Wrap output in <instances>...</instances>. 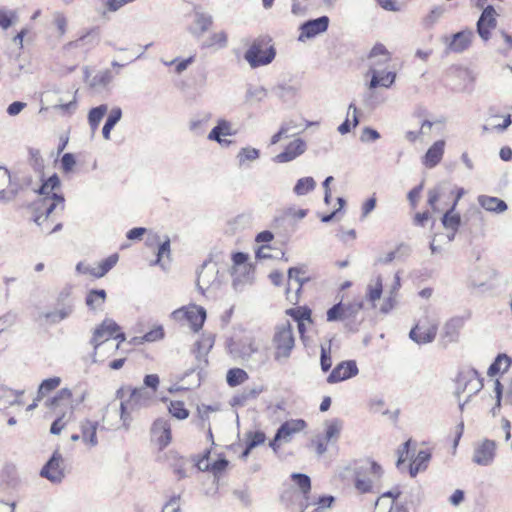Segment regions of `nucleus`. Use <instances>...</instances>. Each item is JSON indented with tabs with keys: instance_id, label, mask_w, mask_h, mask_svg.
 Wrapping results in <instances>:
<instances>
[{
	"instance_id": "7",
	"label": "nucleus",
	"mask_w": 512,
	"mask_h": 512,
	"mask_svg": "<svg viewBox=\"0 0 512 512\" xmlns=\"http://www.w3.org/2000/svg\"><path fill=\"white\" fill-rule=\"evenodd\" d=\"M305 274V266L291 267L288 270V286L286 288V298L293 305L298 303L299 294L303 285L310 280V278L305 276Z\"/></svg>"
},
{
	"instance_id": "38",
	"label": "nucleus",
	"mask_w": 512,
	"mask_h": 512,
	"mask_svg": "<svg viewBox=\"0 0 512 512\" xmlns=\"http://www.w3.org/2000/svg\"><path fill=\"white\" fill-rule=\"evenodd\" d=\"M211 119L210 113H202L193 117L189 122V129L196 135L204 133L205 127Z\"/></svg>"
},
{
	"instance_id": "58",
	"label": "nucleus",
	"mask_w": 512,
	"mask_h": 512,
	"mask_svg": "<svg viewBox=\"0 0 512 512\" xmlns=\"http://www.w3.org/2000/svg\"><path fill=\"white\" fill-rule=\"evenodd\" d=\"M320 366L323 372H328L332 366L331 347L321 345Z\"/></svg>"
},
{
	"instance_id": "53",
	"label": "nucleus",
	"mask_w": 512,
	"mask_h": 512,
	"mask_svg": "<svg viewBox=\"0 0 512 512\" xmlns=\"http://www.w3.org/2000/svg\"><path fill=\"white\" fill-rule=\"evenodd\" d=\"M113 80V75L110 70H104L97 73L92 81L91 86L92 87H106L109 85Z\"/></svg>"
},
{
	"instance_id": "2",
	"label": "nucleus",
	"mask_w": 512,
	"mask_h": 512,
	"mask_svg": "<svg viewBox=\"0 0 512 512\" xmlns=\"http://www.w3.org/2000/svg\"><path fill=\"white\" fill-rule=\"evenodd\" d=\"M271 342L274 361L279 364L286 363L295 347L293 328L288 320L276 325Z\"/></svg>"
},
{
	"instance_id": "37",
	"label": "nucleus",
	"mask_w": 512,
	"mask_h": 512,
	"mask_svg": "<svg viewBox=\"0 0 512 512\" xmlns=\"http://www.w3.org/2000/svg\"><path fill=\"white\" fill-rule=\"evenodd\" d=\"M267 96V90L263 86L248 85L245 93V102L249 104L263 101Z\"/></svg>"
},
{
	"instance_id": "50",
	"label": "nucleus",
	"mask_w": 512,
	"mask_h": 512,
	"mask_svg": "<svg viewBox=\"0 0 512 512\" xmlns=\"http://www.w3.org/2000/svg\"><path fill=\"white\" fill-rule=\"evenodd\" d=\"M211 23H212V19L209 15L202 14V13H196L195 20H194L195 27L192 29V32L200 35V34L204 33L209 28Z\"/></svg>"
},
{
	"instance_id": "32",
	"label": "nucleus",
	"mask_w": 512,
	"mask_h": 512,
	"mask_svg": "<svg viewBox=\"0 0 512 512\" xmlns=\"http://www.w3.org/2000/svg\"><path fill=\"white\" fill-rule=\"evenodd\" d=\"M476 370L473 368H466L461 370L458 373V376L456 378V390L455 394L457 397H460L461 394H464L467 391L468 384L470 383V380L475 375Z\"/></svg>"
},
{
	"instance_id": "4",
	"label": "nucleus",
	"mask_w": 512,
	"mask_h": 512,
	"mask_svg": "<svg viewBox=\"0 0 512 512\" xmlns=\"http://www.w3.org/2000/svg\"><path fill=\"white\" fill-rule=\"evenodd\" d=\"M270 39L265 38L256 39L244 54V59L248 62L251 68H257L270 64L276 55L275 48L269 45Z\"/></svg>"
},
{
	"instance_id": "63",
	"label": "nucleus",
	"mask_w": 512,
	"mask_h": 512,
	"mask_svg": "<svg viewBox=\"0 0 512 512\" xmlns=\"http://www.w3.org/2000/svg\"><path fill=\"white\" fill-rule=\"evenodd\" d=\"M441 193H442V187L441 186H437V187H435L433 189H430L428 191L427 203H428V205L431 207V209L434 212H438L439 211L436 203L439 200V198L441 196Z\"/></svg>"
},
{
	"instance_id": "64",
	"label": "nucleus",
	"mask_w": 512,
	"mask_h": 512,
	"mask_svg": "<svg viewBox=\"0 0 512 512\" xmlns=\"http://www.w3.org/2000/svg\"><path fill=\"white\" fill-rule=\"evenodd\" d=\"M194 61V57L191 56L187 59H183L181 61H178L177 59H174L170 62H164L166 66H171L175 64V71L177 74H181L183 71H185L190 64Z\"/></svg>"
},
{
	"instance_id": "49",
	"label": "nucleus",
	"mask_w": 512,
	"mask_h": 512,
	"mask_svg": "<svg viewBox=\"0 0 512 512\" xmlns=\"http://www.w3.org/2000/svg\"><path fill=\"white\" fill-rule=\"evenodd\" d=\"M510 366V358L504 354H500L496 357L494 362L488 368V375L494 376L498 374L502 369L505 371Z\"/></svg>"
},
{
	"instance_id": "26",
	"label": "nucleus",
	"mask_w": 512,
	"mask_h": 512,
	"mask_svg": "<svg viewBox=\"0 0 512 512\" xmlns=\"http://www.w3.org/2000/svg\"><path fill=\"white\" fill-rule=\"evenodd\" d=\"M291 478L304 496V501L301 503L302 508L307 509L310 506V496L308 495L311 489L310 477L303 473H293Z\"/></svg>"
},
{
	"instance_id": "28",
	"label": "nucleus",
	"mask_w": 512,
	"mask_h": 512,
	"mask_svg": "<svg viewBox=\"0 0 512 512\" xmlns=\"http://www.w3.org/2000/svg\"><path fill=\"white\" fill-rule=\"evenodd\" d=\"M371 74V80L369 83L370 89H375L379 86L389 88L396 79V73L395 72H387L383 73L379 70H372Z\"/></svg>"
},
{
	"instance_id": "45",
	"label": "nucleus",
	"mask_w": 512,
	"mask_h": 512,
	"mask_svg": "<svg viewBox=\"0 0 512 512\" xmlns=\"http://www.w3.org/2000/svg\"><path fill=\"white\" fill-rule=\"evenodd\" d=\"M463 326L462 318H452L449 320L444 327L445 337L449 338V341H455L458 336L459 330Z\"/></svg>"
},
{
	"instance_id": "18",
	"label": "nucleus",
	"mask_w": 512,
	"mask_h": 512,
	"mask_svg": "<svg viewBox=\"0 0 512 512\" xmlns=\"http://www.w3.org/2000/svg\"><path fill=\"white\" fill-rule=\"evenodd\" d=\"M151 433L161 449L168 446L171 442V426L167 419L159 418L155 420Z\"/></svg>"
},
{
	"instance_id": "33",
	"label": "nucleus",
	"mask_w": 512,
	"mask_h": 512,
	"mask_svg": "<svg viewBox=\"0 0 512 512\" xmlns=\"http://www.w3.org/2000/svg\"><path fill=\"white\" fill-rule=\"evenodd\" d=\"M400 287H401L400 276L398 273H396L394 275V282L388 291V296L380 308L381 312L388 313L390 310L393 309V307L396 303L395 297H396V294H397L398 290L400 289Z\"/></svg>"
},
{
	"instance_id": "51",
	"label": "nucleus",
	"mask_w": 512,
	"mask_h": 512,
	"mask_svg": "<svg viewBox=\"0 0 512 512\" xmlns=\"http://www.w3.org/2000/svg\"><path fill=\"white\" fill-rule=\"evenodd\" d=\"M60 383H61L60 377H52V378L43 380L38 388L37 400H40L48 392L56 389L60 385Z\"/></svg>"
},
{
	"instance_id": "56",
	"label": "nucleus",
	"mask_w": 512,
	"mask_h": 512,
	"mask_svg": "<svg viewBox=\"0 0 512 512\" xmlns=\"http://www.w3.org/2000/svg\"><path fill=\"white\" fill-rule=\"evenodd\" d=\"M259 156L260 152L258 149L244 147L239 151L237 158L239 160V163L243 164L245 161H255L256 159L259 158Z\"/></svg>"
},
{
	"instance_id": "10",
	"label": "nucleus",
	"mask_w": 512,
	"mask_h": 512,
	"mask_svg": "<svg viewBox=\"0 0 512 512\" xmlns=\"http://www.w3.org/2000/svg\"><path fill=\"white\" fill-rule=\"evenodd\" d=\"M153 395V392H149L145 387L132 389L129 400L127 402L122 401L120 404L121 419L123 422L125 423L128 419L126 405H130L131 408L146 406L152 400Z\"/></svg>"
},
{
	"instance_id": "1",
	"label": "nucleus",
	"mask_w": 512,
	"mask_h": 512,
	"mask_svg": "<svg viewBox=\"0 0 512 512\" xmlns=\"http://www.w3.org/2000/svg\"><path fill=\"white\" fill-rule=\"evenodd\" d=\"M60 187V179L54 174L50 176L43 184L40 186L38 193L43 196L41 202L36 208V215L34 218V222L41 226L43 221H45L54 210L58 207L61 211L64 210L65 207V199L64 196L60 193L55 192L56 189Z\"/></svg>"
},
{
	"instance_id": "47",
	"label": "nucleus",
	"mask_w": 512,
	"mask_h": 512,
	"mask_svg": "<svg viewBox=\"0 0 512 512\" xmlns=\"http://www.w3.org/2000/svg\"><path fill=\"white\" fill-rule=\"evenodd\" d=\"M248 255L243 252H236L232 255L233 268L232 270L239 271L241 273L248 274L250 267L248 262Z\"/></svg>"
},
{
	"instance_id": "35",
	"label": "nucleus",
	"mask_w": 512,
	"mask_h": 512,
	"mask_svg": "<svg viewBox=\"0 0 512 512\" xmlns=\"http://www.w3.org/2000/svg\"><path fill=\"white\" fill-rule=\"evenodd\" d=\"M121 117H122V110L120 107H114L110 110L109 115L106 119V122L102 128V134L106 140L110 139L111 130L120 121Z\"/></svg>"
},
{
	"instance_id": "16",
	"label": "nucleus",
	"mask_w": 512,
	"mask_h": 512,
	"mask_svg": "<svg viewBox=\"0 0 512 512\" xmlns=\"http://www.w3.org/2000/svg\"><path fill=\"white\" fill-rule=\"evenodd\" d=\"M307 149L306 142L300 138L290 142L283 152L279 153L273 158L276 163H287L295 160L302 155Z\"/></svg>"
},
{
	"instance_id": "62",
	"label": "nucleus",
	"mask_w": 512,
	"mask_h": 512,
	"mask_svg": "<svg viewBox=\"0 0 512 512\" xmlns=\"http://www.w3.org/2000/svg\"><path fill=\"white\" fill-rule=\"evenodd\" d=\"M102 2L103 7L108 12H116L121 7L125 6L128 3L133 2L134 0H100Z\"/></svg>"
},
{
	"instance_id": "5",
	"label": "nucleus",
	"mask_w": 512,
	"mask_h": 512,
	"mask_svg": "<svg viewBox=\"0 0 512 512\" xmlns=\"http://www.w3.org/2000/svg\"><path fill=\"white\" fill-rule=\"evenodd\" d=\"M437 329V320L428 314H425L410 330L409 337L417 344L431 343L436 337Z\"/></svg>"
},
{
	"instance_id": "52",
	"label": "nucleus",
	"mask_w": 512,
	"mask_h": 512,
	"mask_svg": "<svg viewBox=\"0 0 512 512\" xmlns=\"http://www.w3.org/2000/svg\"><path fill=\"white\" fill-rule=\"evenodd\" d=\"M259 344L254 339H249L247 342H244L240 349V356L245 361L248 366L250 365L251 357L253 353L257 352V346Z\"/></svg>"
},
{
	"instance_id": "12",
	"label": "nucleus",
	"mask_w": 512,
	"mask_h": 512,
	"mask_svg": "<svg viewBox=\"0 0 512 512\" xmlns=\"http://www.w3.org/2000/svg\"><path fill=\"white\" fill-rule=\"evenodd\" d=\"M62 456L58 451H55L48 462L41 469L40 475L52 483H60L64 478Z\"/></svg>"
},
{
	"instance_id": "55",
	"label": "nucleus",
	"mask_w": 512,
	"mask_h": 512,
	"mask_svg": "<svg viewBox=\"0 0 512 512\" xmlns=\"http://www.w3.org/2000/svg\"><path fill=\"white\" fill-rule=\"evenodd\" d=\"M346 308L342 305V303H337L333 305L327 311V320L329 322H334L338 320H342L346 318Z\"/></svg>"
},
{
	"instance_id": "41",
	"label": "nucleus",
	"mask_w": 512,
	"mask_h": 512,
	"mask_svg": "<svg viewBox=\"0 0 512 512\" xmlns=\"http://www.w3.org/2000/svg\"><path fill=\"white\" fill-rule=\"evenodd\" d=\"M315 187L316 181L314 180L313 177H303L296 182L293 188V192L297 196H304L312 192L315 189Z\"/></svg>"
},
{
	"instance_id": "57",
	"label": "nucleus",
	"mask_w": 512,
	"mask_h": 512,
	"mask_svg": "<svg viewBox=\"0 0 512 512\" xmlns=\"http://www.w3.org/2000/svg\"><path fill=\"white\" fill-rule=\"evenodd\" d=\"M250 361V368H259L262 365H265L269 359L267 352L264 349H261L260 346H257V352L253 353Z\"/></svg>"
},
{
	"instance_id": "14",
	"label": "nucleus",
	"mask_w": 512,
	"mask_h": 512,
	"mask_svg": "<svg viewBox=\"0 0 512 512\" xmlns=\"http://www.w3.org/2000/svg\"><path fill=\"white\" fill-rule=\"evenodd\" d=\"M497 13L493 6L485 7L477 21V32L479 36L487 41L490 37V29H494L497 25Z\"/></svg>"
},
{
	"instance_id": "6",
	"label": "nucleus",
	"mask_w": 512,
	"mask_h": 512,
	"mask_svg": "<svg viewBox=\"0 0 512 512\" xmlns=\"http://www.w3.org/2000/svg\"><path fill=\"white\" fill-rule=\"evenodd\" d=\"M224 281V275L219 274V268L212 261L204 262L197 277V287L204 293L206 290H218Z\"/></svg>"
},
{
	"instance_id": "46",
	"label": "nucleus",
	"mask_w": 512,
	"mask_h": 512,
	"mask_svg": "<svg viewBox=\"0 0 512 512\" xmlns=\"http://www.w3.org/2000/svg\"><path fill=\"white\" fill-rule=\"evenodd\" d=\"M445 8L443 6L434 7L422 20V24L426 29L432 28L444 15Z\"/></svg>"
},
{
	"instance_id": "34",
	"label": "nucleus",
	"mask_w": 512,
	"mask_h": 512,
	"mask_svg": "<svg viewBox=\"0 0 512 512\" xmlns=\"http://www.w3.org/2000/svg\"><path fill=\"white\" fill-rule=\"evenodd\" d=\"M456 202L444 213L442 217V224L446 229H451L456 232L461 224V217L458 213H454Z\"/></svg>"
},
{
	"instance_id": "22",
	"label": "nucleus",
	"mask_w": 512,
	"mask_h": 512,
	"mask_svg": "<svg viewBox=\"0 0 512 512\" xmlns=\"http://www.w3.org/2000/svg\"><path fill=\"white\" fill-rule=\"evenodd\" d=\"M23 391H15L11 388L0 386V411H4L14 405H22Z\"/></svg>"
},
{
	"instance_id": "8",
	"label": "nucleus",
	"mask_w": 512,
	"mask_h": 512,
	"mask_svg": "<svg viewBox=\"0 0 512 512\" xmlns=\"http://www.w3.org/2000/svg\"><path fill=\"white\" fill-rule=\"evenodd\" d=\"M496 456V442L484 439L474 445L472 461L479 466H490Z\"/></svg>"
},
{
	"instance_id": "13",
	"label": "nucleus",
	"mask_w": 512,
	"mask_h": 512,
	"mask_svg": "<svg viewBox=\"0 0 512 512\" xmlns=\"http://www.w3.org/2000/svg\"><path fill=\"white\" fill-rule=\"evenodd\" d=\"M329 18L327 16H321L316 19L308 20L300 25L299 40L304 41L305 39H311L328 29Z\"/></svg>"
},
{
	"instance_id": "20",
	"label": "nucleus",
	"mask_w": 512,
	"mask_h": 512,
	"mask_svg": "<svg viewBox=\"0 0 512 512\" xmlns=\"http://www.w3.org/2000/svg\"><path fill=\"white\" fill-rule=\"evenodd\" d=\"M474 33L472 30H463L452 35L448 49L455 53H462L470 46Z\"/></svg>"
},
{
	"instance_id": "39",
	"label": "nucleus",
	"mask_w": 512,
	"mask_h": 512,
	"mask_svg": "<svg viewBox=\"0 0 512 512\" xmlns=\"http://www.w3.org/2000/svg\"><path fill=\"white\" fill-rule=\"evenodd\" d=\"M108 111V106L106 104H101L97 107L92 108L88 113V123L93 131H95L102 118Z\"/></svg>"
},
{
	"instance_id": "61",
	"label": "nucleus",
	"mask_w": 512,
	"mask_h": 512,
	"mask_svg": "<svg viewBox=\"0 0 512 512\" xmlns=\"http://www.w3.org/2000/svg\"><path fill=\"white\" fill-rule=\"evenodd\" d=\"M327 443L325 437L321 435H316L311 439V446L315 448L318 456H322L327 452Z\"/></svg>"
},
{
	"instance_id": "21",
	"label": "nucleus",
	"mask_w": 512,
	"mask_h": 512,
	"mask_svg": "<svg viewBox=\"0 0 512 512\" xmlns=\"http://www.w3.org/2000/svg\"><path fill=\"white\" fill-rule=\"evenodd\" d=\"M391 60V55L389 51L383 44H376L369 53V74L372 73V70H379L378 68L385 65Z\"/></svg>"
},
{
	"instance_id": "24",
	"label": "nucleus",
	"mask_w": 512,
	"mask_h": 512,
	"mask_svg": "<svg viewBox=\"0 0 512 512\" xmlns=\"http://www.w3.org/2000/svg\"><path fill=\"white\" fill-rule=\"evenodd\" d=\"M235 134L236 131L232 130V124L229 121L225 119H219L217 121V125L208 134V139L222 144L227 143L228 141L223 140L221 136H233Z\"/></svg>"
},
{
	"instance_id": "9",
	"label": "nucleus",
	"mask_w": 512,
	"mask_h": 512,
	"mask_svg": "<svg viewBox=\"0 0 512 512\" xmlns=\"http://www.w3.org/2000/svg\"><path fill=\"white\" fill-rule=\"evenodd\" d=\"M120 330V326L112 319H105L98 327L95 328L91 338V344L95 352L105 345L108 340Z\"/></svg>"
},
{
	"instance_id": "17",
	"label": "nucleus",
	"mask_w": 512,
	"mask_h": 512,
	"mask_svg": "<svg viewBox=\"0 0 512 512\" xmlns=\"http://www.w3.org/2000/svg\"><path fill=\"white\" fill-rule=\"evenodd\" d=\"M306 427L303 419H291L285 421L276 431V440H283V443H289L293 436L301 432Z\"/></svg>"
},
{
	"instance_id": "3",
	"label": "nucleus",
	"mask_w": 512,
	"mask_h": 512,
	"mask_svg": "<svg viewBox=\"0 0 512 512\" xmlns=\"http://www.w3.org/2000/svg\"><path fill=\"white\" fill-rule=\"evenodd\" d=\"M383 475L381 466L372 460H364L355 467V488L361 493L376 492L375 486Z\"/></svg>"
},
{
	"instance_id": "48",
	"label": "nucleus",
	"mask_w": 512,
	"mask_h": 512,
	"mask_svg": "<svg viewBox=\"0 0 512 512\" xmlns=\"http://www.w3.org/2000/svg\"><path fill=\"white\" fill-rule=\"evenodd\" d=\"M106 299V292L103 289L91 290L86 297V304L91 309L100 307Z\"/></svg>"
},
{
	"instance_id": "40",
	"label": "nucleus",
	"mask_w": 512,
	"mask_h": 512,
	"mask_svg": "<svg viewBox=\"0 0 512 512\" xmlns=\"http://www.w3.org/2000/svg\"><path fill=\"white\" fill-rule=\"evenodd\" d=\"M19 21L17 10L0 8V28L7 30Z\"/></svg>"
},
{
	"instance_id": "27",
	"label": "nucleus",
	"mask_w": 512,
	"mask_h": 512,
	"mask_svg": "<svg viewBox=\"0 0 512 512\" xmlns=\"http://www.w3.org/2000/svg\"><path fill=\"white\" fill-rule=\"evenodd\" d=\"M263 392V386L253 385L246 386L241 392L234 395L232 404L237 406H244L247 401L255 399Z\"/></svg>"
},
{
	"instance_id": "36",
	"label": "nucleus",
	"mask_w": 512,
	"mask_h": 512,
	"mask_svg": "<svg viewBox=\"0 0 512 512\" xmlns=\"http://www.w3.org/2000/svg\"><path fill=\"white\" fill-rule=\"evenodd\" d=\"M118 254H112L109 257L102 260L98 267L93 268L91 271V275L97 278L103 277L105 274H107L118 262Z\"/></svg>"
},
{
	"instance_id": "60",
	"label": "nucleus",
	"mask_w": 512,
	"mask_h": 512,
	"mask_svg": "<svg viewBox=\"0 0 512 512\" xmlns=\"http://www.w3.org/2000/svg\"><path fill=\"white\" fill-rule=\"evenodd\" d=\"M72 397V391L69 388H63L57 392V394L47 401V405L50 407L58 406L61 400H70Z\"/></svg>"
},
{
	"instance_id": "19",
	"label": "nucleus",
	"mask_w": 512,
	"mask_h": 512,
	"mask_svg": "<svg viewBox=\"0 0 512 512\" xmlns=\"http://www.w3.org/2000/svg\"><path fill=\"white\" fill-rule=\"evenodd\" d=\"M444 149V140H438L434 142L433 145L427 150V152L423 156L422 164L428 169L436 167L443 158Z\"/></svg>"
},
{
	"instance_id": "43",
	"label": "nucleus",
	"mask_w": 512,
	"mask_h": 512,
	"mask_svg": "<svg viewBox=\"0 0 512 512\" xmlns=\"http://www.w3.org/2000/svg\"><path fill=\"white\" fill-rule=\"evenodd\" d=\"M383 292V284L381 276H377L367 286V299L374 304L375 301L381 298Z\"/></svg>"
},
{
	"instance_id": "30",
	"label": "nucleus",
	"mask_w": 512,
	"mask_h": 512,
	"mask_svg": "<svg viewBox=\"0 0 512 512\" xmlns=\"http://www.w3.org/2000/svg\"><path fill=\"white\" fill-rule=\"evenodd\" d=\"M231 275H232V286H233L234 290L237 292H240L247 285L252 284L254 269H253V267H250L248 274H246V273L244 274L239 271L232 270Z\"/></svg>"
},
{
	"instance_id": "54",
	"label": "nucleus",
	"mask_w": 512,
	"mask_h": 512,
	"mask_svg": "<svg viewBox=\"0 0 512 512\" xmlns=\"http://www.w3.org/2000/svg\"><path fill=\"white\" fill-rule=\"evenodd\" d=\"M171 415L179 420H184L189 416V411L181 401H172L169 405Z\"/></svg>"
},
{
	"instance_id": "25",
	"label": "nucleus",
	"mask_w": 512,
	"mask_h": 512,
	"mask_svg": "<svg viewBox=\"0 0 512 512\" xmlns=\"http://www.w3.org/2000/svg\"><path fill=\"white\" fill-rule=\"evenodd\" d=\"M479 205L488 212L500 214L507 210L506 202L498 197L480 195L478 197Z\"/></svg>"
},
{
	"instance_id": "59",
	"label": "nucleus",
	"mask_w": 512,
	"mask_h": 512,
	"mask_svg": "<svg viewBox=\"0 0 512 512\" xmlns=\"http://www.w3.org/2000/svg\"><path fill=\"white\" fill-rule=\"evenodd\" d=\"M247 442L249 443V449H253L261 444H263L266 440V435L262 431H249L246 434Z\"/></svg>"
},
{
	"instance_id": "11",
	"label": "nucleus",
	"mask_w": 512,
	"mask_h": 512,
	"mask_svg": "<svg viewBox=\"0 0 512 512\" xmlns=\"http://www.w3.org/2000/svg\"><path fill=\"white\" fill-rule=\"evenodd\" d=\"M359 370L354 360L338 363L327 377L329 384H335L350 379L358 374Z\"/></svg>"
},
{
	"instance_id": "15",
	"label": "nucleus",
	"mask_w": 512,
	"mask_h": 512,
	"mask_svg": "<svg viewBox=\"0 0 512 512\" xmlns=\"http://www.w3.org/2000/svg\"><path fill=\"white\" fill-rule=\"evenodd\" d=\"M175 318L185 317L191 324L194 331L202 328L205 319L206 311L203 307L193 305L187 309H179L173 312Z\"/></svg>"
},
{
	"instance_id": "23",
	"label": "nucleus",
	"mask_w": 512,
	"mask_h": 512,
	"mask_svg": "<svg viewBox=\"0 0 512 512\" xmlns=\"http://www.w3.org/2000/svg\"><path fill=\"white\" fill-rule=\"evenodd\" d=\"M98 426V421H91L89 419H85L81 422V439L85 444L91 447H95L98 445V439L96 435Z\"/></svg>"
},
{
	"instance_id": "29",
	"label": "nucleus",
	"mask_w": 512,
	"mask_h": 512,
	"mask_svg": "<svg viewBox=\"0 0 512 512\" xmlns=\"http://www.w3.org/2000/svg\"><path fill=\"white\" fill-rule=\"evenodd\" d=\"M324 437L327 442L335 443L338 441L343 429V421L339 418L326 420L324 422Z\"/></svg>"
},
{
	"instance_id": "44",
	"label": "nucleus",
	"mask_w": 512,
	"mask_h": 512,
	"mask_svg": "<svg viewBox=\"0 0 512 512\" xmlns=\"http://www.w3.org/2000/svg\"><path fill=\"white\" fill-rule=\"evenodd\" d=\"M248 378L247 372L241 368H232L228 370L226 375V381L231 387L244 383Z\"/></svg>"
},
{
	"instance_id": "42",
	"label": "nucleus",
	"mask_w": 512,
	"mask_h": 512,
	"mask_svg": "<svg viewBox=\"0 0 512 512\" xmlns=\"http://www.w3.org/2000/svg\"><path fill=\"white\" fill-rule=\"evenodd\" d=\"M483 388V382L482 378L480 377L479 373L476 371L474 377L472 380H470V383L468 384L467 391L464 393L466 394V400L463 403H459V408L461 411L464 409V405L470 400V398L477 394L481 389Z\"/></svg>"
},
{
	"instance_id": "31",
	"label": "nucleus",
	"mask_w": 512,
	"mask_h": 512,
	"mask_svg": "<svg viewBox=\"0 0 512 512\" xmlns=\"http://www.w3.org/2000/svg\"><path fill=\"white\" fill-rule=\"evenodd\" d=\"M73 308V304L68 302L62 308L52 312L43 313L42 316L46 319L47 322L56 324L68 318L72 314Z\"/></svg>"
}]
</instances>
